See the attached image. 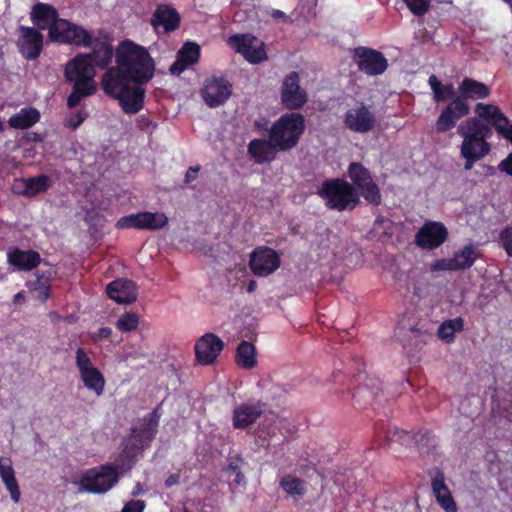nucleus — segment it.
I'll list each match as a JSON object with an SVG mask.
<instances>
[{"label":"nucleus","instance_id":"obj_1","mask_svg":"<svg viewBox=\"0 0 512 512\" xmlns=\"http://www.w3.org/2000/svg\"><path fill=\"white\" fill-rule=\"evenodd\" d=\"M116 63L102 77L103 91L117 99L124 112L137 113L143 108V85L153 78L155 63L145 47L130 40L117 50Z\"/></svg>","mask_w":512,"mask_h":512},{"label":"nucleus","instance_id":"obj_2","mask_svg":"<svg viewBox=\"0 0 512 512\" xmlns=\"http://www.w3.org/2000/svg\"><path fill=\"white\" fill-rule=\"evenodd\" d=\"M269 139H253L248 144V154L257 164L275 160L278 151L295 147L304 130H268Z\"/></svg>","mask_w":512,"mask_h":512},{"label":"nucleus","instance_id":"obj_3","mask_svg":"<svg viewBox=\"0 0 512 512\" xmlns=\"http://www.w3.org/2000/svg\"><path fill=\"white\" fill-rule=\"evenodd\" d=\"M317 194L328 209L338 212L352 211L361 203L355 187L342 178L325 180Z\"/></svg>","mask_w":512,"mask_h":512},{"label":"nucleus","instance_id":"obj_4","mask_svg":"<svg viewBox=\"0 0 512 512\" xmlns=\"http://www.w3.org/2000/svg\"><path fill=\"white\" fill-rule=\"evenodd\" d=\"M159 407L145 415L139 427H132L130 436L123 442V454L128 459H134L154 439L160 419Z\"/></svg>","mask_w":512,"mask_h":512},{"label":"nucleus","instance_id":"obj_5","mask_svg":"<svg viewBox=\"0 0 512 512\" xmlns=\"http://www.w3.org/2000/svg\"><path fill=\"white\" fill-rule=\"evenodd\" d=\"M119 478L118 465L106 463L84 471L78 481V485L80 491L91 494H104L118 483Z\"/></svg>","mask_w":512,"mask_h":512},{"label":"nucleus","instance_id":"obj_6","mask_svg":"<svg viewBox=\"0 0 512 512\" xmlns=\"http://www.w3.org/2000/svg\"><path fill=\"white\" fill-rule=\"evenodd\" d=\"M463 137L460 153L465 159V170H471L475 162L489 154L491 148L486 138L491 130H458Z\"/></svg>","mask_w":512,"mask_h":512},{"label":"nucleus","instance_id":"obj_7","mask_svg":"<svg viewBox=\"0 0 512 512\" xmlns=\"http://www.w3.org/2000/svg\"><path fill=\"white\" fill-rule=\"evenodd\" d=\"M348 176L353 187L368 204L379 206L382 203L380 188L374 182L371 172L360 162H351Z\"/></svg>","mask_w":512,"mask_h":512},{"label":"nucleus","instance_id":"obj_8","mask_svg":"<svg viewBox=\"0 0 512 512\" xmlns=\"http://www.w3.org/2000/svg\"><path fill=\"white\" fill-rule=\"evenodd\" d=\"M227 43L251 64H260L268 59L264 43L252 34H234L228 38Z\"/></svg>","mask_w":512,"mask_h":512},{"label":"nucleus","instance_id":"obj_9","mask_svg":"<svg viewBox=\"0 0 512 512\" xmlns=\"http://www.w3.org/2000/svg\"><path fill=\"white\" fill-rule=\"evenodd\" d=\"M92 38L87 30L65 19L50 28V39L64 44L90 47Z\"/></svg>","mask_w":512,"mask_h":512},{"label":"nucleus","instance_id":"obj_10","mask_svg":"<svg viewBox=\"0 0 512 512\" xmlns=\"http://www.w3.org/2000/svg\"><path fill=\"white\" fill-rule=\"evenodd\" d=\"M168 224V217L160 212H138L121 217L115 224L117 229L159 230Z\"/></svg>","mask_w":512,"mask_h":512},{"label":"nucleus","instance_id":"obj_11","mask_svg":"<svg viewBox=\"0 0 512 512\" xmlns=\"http://www.w3.org/2000/svg\"><path fill=\"white\" fill-rule=\"evenodd\" d=\"M475 114L477 118H470L467 121L466 128H488L483 125L484 121L493 128H512V122L502 113L498 106L492 104L477 103L475 106ZM458 128H465L460 125Z\"/></svg>","mask_w":512,"mask_h":512},{"label":"nucleus","instance_id":"obj_12","mask_svg":"<svg viewBox=\"0 0 512 512\" xmlns=\"http://www.w3.org/2000/svg\"><path fill=\"white\" fill-rule=\"evenodd\" d=\"M280 96L282 104L290 110H298L306 104L308 100L307 93L300 86L298 72L292 71L284 77Z\"/></svg>","mask_w":512,"mask_h":512},{"label":"nucleus","instance_id":"obj_13","mask_svg":"<svg viewBox=\"0 0 512 512\" xmlns=\"http://www.w3.org/2000/svg\"><path fill=\"white\" fill-rule=\"evenodd\" d=\"M354 60L358 69L369 76L381 75L388 67V61L384 55L380 51L368 47L355 48Z\"/></svg>","mask_w":512,"mask_h":512},{"label":"nucleus","instance_id":"obj_14","mask_svg":"<svg viewBox=\"0 0 512 512\" xmlns=\"http://www.w3.org/2000/svg\"><path fill=\"white\" fill-rule=\"evenodd\" d=\"M280 264V255L268 246L256 247L250 254L249 267L256 276H268L276 271Z\"/></svg>","mask_w":512,"mask_h":512},{"label":"nucleus","instance_id":"obj_15","mask_svg":"<svg viewBox=\"0 0 512 512\" xmlns=\"http://www.w3.org/2000/svg\"><path fill=\"white\" fill-rule=\"evenodd\" d=\"M448 238V230L442 222L426 221L415 235V244L427 250L440 247Z\"/></svg>","mask_w":512,"mask_h":512},{"label":"nucleus","instance_id":"obj_16","mask_svg":"<svg viewBox=\"0 0 512 512\" xmlns=\"http://www.w3.org/2000/svg\"><path fill=\"white\" fill-rule=\"evenodd\" d=\"M232 93L231 84L224 77L206 79L201 96L209 107H217L225 103Z\"/></svg>","mask_w":512,"mask_h":512},{"label":"nucleus","instance_id":"obj_17","mask_svg":"<svg viewBox=\"0 0 512 512\" xmlns=\"http://www.w3.org/2000/svg\"><path fill=\"white\" fill-rule=\"evenodd\" d=\"M477 259V252L473 245H466L463 249L455 252L452 258L436 260L432 265L433 271H457L468 269L473 266Z\"/></svg>","mask_w":512,"mask_h":512},{"label":"nucleus","instance_id":"obj_18","mask_svg":"<svg viewBox=\"0 0 512 512\" xmlns=\"http://www.w3.org/2000/svg\"><path fill=\"white\" fill-rule=\"evenodd\" d=\"M223 349L224 342L217 335L206 333L195 344L196 359L202 365H211Z\"/></svg>","mask_w":512,"mask_h":512},{"label":"nucleus","instance_id":"obj_19","mask_svg":"<svg viewBox=\"0 0 512 512\" xmlns=\"http://www.w3.org/2000/svg\"><path fill=\"white\" fill-rule=\"evenodd\" d=\"M20 39L17 46L19 52L27 60H35L39 57L43 48V35L35 28L28 26L19 27Z\"/></svg>","mask_w":512,"mask_h":512},{"label":"nucleus","instance_id":"obj_20","mask_svg":"<svg viewBox=\"0 0 512 512\" xmlns=\"http://www.w3.org/2000/svg\"><path fill=\"white\" fill-rule=\"evenodd\" d=\"M265 407L266 404L260 400L237 405L232 415L233 428L243 430L253 425L263 415Z\"/></svg>","mask_w":512,"mask_h":512},{"label":"nucleus","instance_id":"obj_21","mask_svg":"<svg viewBox=\"0 0 512 512\" xmlns=\"http://www.w3.org/2000/svg\"><path fill=\"white\" fill-rule=\"evenodd\" d=\"M181 23V16L178 11L168 4L157 5L150 24L156 32L159 28L163 29V32H173L177 30Z\"/></svg>","mask_w":512,"mask_h":512},{"label":"nucleus","instance_id":"obj_22","mask_svg":"<svg viewBox=\"0 0 512 512\" xmlns=\"http://www.w3.org/2000/svg\"><path fill=\"white\" fill-rule=\"evenodd\" d=\"M106 293L119 304H132L137 300L138 288L132 280L119 278L107 285Z\"/></svg>","mask_w":512,"mask_h":512},{"label":"nucleus","instance_id":"obj_23","mask_svg":"<svg viewBox=\"0 0 512 512\" xmlns=\"http://www.w3.org/2000/svg\"><path fill=\"white\" fill-rule=\"evenodd\" d=\"M470 113L467 101L455 97L440 113L437 128H454L456 123Z\"/></svg>","mask_w":512,"mask_h":512},{"label":"nucleus","instance_id":"obj_24","mask_svg":"<svg viewBox=\"0 0 512 512\" xmlns=\"http://www.w3.org/2000/svg\"><path fill=\"white\" fill-rule=\"evenodd\" d=\"M431 487L437 503L446 512H457L456 502L445 484V476L442 470L436 468L431 480Z\"/></svg>","mask_w":512,"mask_h":512},{"label":"nucleus","instance_id":"obj_25","mask_svg":"<svg viewBox=\"0 0 512 512\" xmlns=\"http://www.w3.org/2000/svg\"><path fill=\"white\" fill-rule=\"evenodd\" d=\"M41 261L40 254L32 249L22 250L14 247L7 252V262L18 271H31L37 268Z\"/></svg>","mask_w":512,"mask_h":512},{"label":"nucleus","instance_id":"obj_26","mask_svg":"<svg viewBox=\"0 0 512 512\" xmlns=\"http://www.w3.org/2000/svg\"><path fill=\"white\" fill-rule=\"evenodd\" d=\"M30 18L39 29H48L49 31L52 26L60 24L61 20L54 6L41 2L32 7Z\"/></svg>","mask_w":512,"mask_h":512},{"label":"nucleus","instance_id":"obj_27","mask_svg":"<svg viewBox=\"0 0 512 512\" xmlns=\"http://www.w3.org/2000/svg\"><path fill=\"white\" fill-rule=\"evenodd\" d=\"M200 58V46L195 42H186L177 53L176 61L171 65L170 72L180 75L189 66L196 64Z\"/></svg>","mask_w":512,"mask_h":512},{"label":"nucleus","instance_id":"obj_28","mask_svg":"<svg viewBox=\"0 0 512 512\" xmlns=\"http://www.w3.org/2000/svg\"><path fill=\"white\" fill-rule=\"evenodd\" d=\"M397 335L401 337L404 346L413 345L415 347L426 344L432 338V334L420 323L407 327L400 322Z\"/></svg>","mask_w":512,"mask_h":512},{"label":"nucleus","instance_id":"obj_29","mask_svg":"<svg viewBox=\"0 0 512 512\" xmlns=\"http://www.w3.org/2000/svg\"><path fill=\"white\" fill-rule=\"evenodd\" d=\"M374 121V114L362 102H357L345 116L347 128H373Z\"/></svg>","mask_w":512,"mask_h":512},{"label":"nucleus","instance_id":"obj_30","mask_svg":"<svg viewBox=\"0 0 512 512\" xmlns=\"http://www.w3.org/2000/svg\"><path fill=\"white\" fill-rule=\"evenodd\" d=\"M92 51L90 53L84 54L87 57V61L95 68H106L112 61L113 57V47L110 43L101 41L100 39H93Z\"/></svg>","mask_w":512,"mask_h":512},{"label":"nucleus","instance_id":"obj_31","mask_svg":"<svg viewBox=\"0 0 512 512\" xmlns=\"http://www.w3.org/2000/svg\"><path fill=\"white\" fill-rule=\"evenodd\" d=\"M87 57L88 56H84V54H78L66 64L64 71L66 81L72 82L80 78L95 75V69L90 62L87 61Z\"/></svg>","mask_w":512,"mask_h":512},{"label":"nucleus","instance_id":"obj_32","mask_svg":"<svg viewBox=\"0 0 512 512\" xmlns=\"http://www.w3.org/2000/svg\"><path fill=\"white\" fill-rule=\"evenodd\" d=\"M16 185L21 186V190L17 192L18 194L34 197L37 194L46 192L52 186V181L49 176L40 174L38 176L22 178L17 181Z\"/></svg>","mask_w":512,"mask_h":512},{"label":"nucleus","instance_id":"obj_33","mask_svg":"<svg viewBox=\"0 0 512 512\" xmlns=\"http://www.w3.org/2000/svg\"><path fill=\"white\" fill-rule=\"evenodd\" d=\"M489 93V88L484 83L466 77L459 84L457 97L462 101H467V99H484Z\"/></svg>","mask_w":512,"mask_h":512},{"label":"nucleus","instance_id":"obj_34","mask_svg":"<svg viewBox=\"0 0 512 512\" xmlns=\"http://www.w3.org/2000/svg\"><path fill=\"white\" fill-rule=\"evenodd\" d=\"M235 362L243 369L254 368L257 365L255 346L249 341H241L236 349Z\"/></svg>","mask_w":512,"mask_h":512},{"label":"nucleus","instance_id":"obj_35","mask_svg":"<svg viewBox=\"0 0 512 512\" xmlns=\"http://www.w3.org/2000/svg\"><path fill=\"white\" fill-rule=\"evenodd\" d=\"M79 375L85 388L89 391H92L98 397L104 393L105 378L97 367L79 373Z\"/></svg>","mask_w":512,"mask_h":512},{"label":"nucleus","instance_id":"obj_36","mask_svg":"<svg viewBox=\"0 0 512 512\" xmlns=\"http://www.w3.org/2000/svg\"><path fill=\"white\" fill-rule=\"evenodd\" d=\"M465 322L462 317H456L443 321L437 330V336L446 344L455 342V333L464 330Z\"/></svg>","mask_w":512,"mask_h":512},{"label":"nucleus","instance_id":"obj_37","mask_svg":"<svg viewBox=\"0 0 512 512\" xmlns=\"http://www.w3.org/2000/svg\"><path fill=\"white\" fill-rule=\"evenodd\" d=\"M428 83L437 103L453 100L458 95L452 83L442 84L435 75L429 77Z\"/></svg>","mask_w":512,"mask_h":512},{"label":"nucleus","instance_id":"obj_38","mask_svg":"<svg viewBox=\"0 0 512 512\" xmlns=\"http://www.w3.org/2000/svg\"><path fill=\"white\" fill-rule=\"evenodd\" d=\"M40 119V113L35 108H23L9 119L10 128H31Z\"/></svg>","mask_w":512,"mask_h":512},{"label":"nucleus","instance_id":"obj_39","mask_svg":"<svg viewBox=\"0 0 512 512\" xmlns=\"http://www.w3.org/2000/svg\"><path fill=\"white\" fill-rule=\"evenodd\" d=\"M280 488L291 497H303L306 494L305 481L292 474L284 475L280 482Z\"/></svg>","mask_w":512,"mask_h":512},{"label":"nucleus","instance_id":"obj_40","mask_svg":"<svg viewBox=\"0 0 512 512\" xmlns=\"http://www.w3.org/2000/svg\"><path fill=\"white\" fill-rule=\"evenodd\" d=\"M270 128H305V119L300 113H286L273 123Z\"/></svg>","mask_w":512,"mask_h":512},{"label":"nucleus","instance_id":"obj_41","mask_svg":"<svg viewBox=\"0 0 512 512\" xmlns=\"http://www.w3.org/2000/svg\"><path fill=\"white\" fill-rule=\"evenodd\" d=\"M276 427L264 422L259 425L255 435V445L258 448H268L271 445V437L275 435Z\"/></svg>","mask_w":512,"mask_h":512},{"label":"nucleus","instance_id":"obj_42","mask_svg":"<svg viewBox=\"0 0 512 512\" xmlns=\"http://www.w3.org/2000/svg\"><path fill=\"white\" fill-rule=\"evenodd\" d=\"M139 316L134 312H125L116 322V328L122 332H131L137 329Z\"/></svg>","mask_w":512,"mask_h":512},{"label":"nucleus","instance_id":"obj_43","mask_svg":"<svg viewBox=\"0 0 512 512\" xmlns=\"http://www.w3.org/2000/svg\"><path fill=\"white\" fill-rule=\"evenodd\" d=\"M94 76L95 75H90L88 77L72 81L73 88L86 97L92 95L96 91Z\"/></svg>","mask_w":512,"mask_h":512},{"label":"nucleus","instance_id":"obj_44","mask_svg":"<svg viewBox=\"0 0 512 512\" xmlns=\"http://www.w3.org/2000/svg\"><path fill=\"white\" fill-rule=\"evenodd\" d=\"M75 365H76L79 373H82L84 371H87V370L95 367L92 364L91 358L89 357L87 352L81 347L77 348V350H76Z\"/></svg>","mask_w":512,"mask_h":512},{"label":"nucleus","instance_id":"obj_45","mask_svg":"<svg viewBox=\"0 0 512 512\" xmlns=\"http://www.w3.org/2000/svg\"><path fill=\"white\" fill-rule=\"evenodd\" d=\"M404 2L415 16H423L430 7V0H404Z\"/></svg>","mask_w":512,"mask_h":512},{"label":"nucleus","instance_id":"obj_46","mask_svg":"<svg viewBox=\"0 0 512 512\" xmlns=\"http://www.w3.org/2000/svg\"><path fill=\"white\" fill-rule=\"evenodd\" d=\"M498 240L506 254L512 257V226L504 227L499 233Z\"/></svg>","mask_w":512,"mask_h":512},{"label":"nucleus","instance_id":"obj_47","mask_svg":"<svg viewBox=\"0 0 512 512\" xmlns=\"http://www.w3.org/2000/svg\"><path fill=\"white\" fill-rule=\"evenodd\" d=\"M0 477L3 483L16 478L15 471L12 467L11 460L9 458L0 459Z\"/></svg>","mask_w":512,"mask_h":512},{"label":"nucleus","instance_id":"obj_48","mask_svg":"<svg viewBox=\"0 0 512 512\" xmlns=\"http://www.w3.org/2000/svg\"><path fill=\"white\" fill-rule=\"evenodd\" d=\"M35 290L39 292V299L45 302L50 297V283L48 279L38 276L35 282Z\"/></svg>","mask_w":512,"mask_h":512},{"label":"nucleus","instance_id":"obj_49","mask_svg":"<svg viewBox=\"0 0 512 512\" xmlns=\"http://www.w3.org/2000/svg\"><path fill=\"white\" fill-rule=\"evenodd\" d=\"M4 485H5L6 489L9 491L13 502L18 503L20 500L21 493H20L17 479L14 478L8 482H5Z\"/></svg>","mask_w":512,"mask_h":512},{"label":"nucleus","instance_id":"obj_50","mask_svg":"<svg viewBox=\"0 0 512 512\" xmlns=\"http://www.w3.org/2000/svg\"><path fill=\"white\" fill-rule=\"evenodd\" d=\"M4 485H5L6 489L9 491L13 502L18 503L20 500L21 493H20L17 479L14 478L8 482H5Z\"/></svg>","mask_w":512,"mask_h":512},{"label":"nucleus","instance_id":"obj_51","mask_svg":"<svg viewBox=\"0 0 512 512\" xmlns=\"http://www.w3.org/2000/svg\"><path fill=\"white\" fill-rule=\"evenodd\" d=\"M145 506L143 500H130L124 505L121 512H143Z\"/></svg>","mask_w":512,"mask_h":512},{"label":"nucleus","instance_id":"obj_52","mask_svg":"<svg viewBox=\"0 0 512 512\" xmlns=\"http://www.w3.org/2000/svg\"><path fill=\"white\" fill-rule=\"evenodd\" d=\"M498 169L499 171L512 176V152L509 153L508 156L499 163Z\"/></svg>","mask_w":512,"mask_h":512},{"label":"nucleus","instance_id":"obj_53","mask_svg":"<svg viewBox=\"0 0 512 512\" xmlns=\"http://www.w3.org/2000/svg\"><path fill=\"white\" fill-rule=\"evenodd\" d=\"M84 97H85L84 95H82L80 92H78L77 90H75L73 88L72 92L70 93V95L67 98V106L69 108L76 107L80 103L82 98H84Z\"/></svg>","mask_w":512,"mask_h":512},{"label":"nucleus","instance_id":"obj_54","mask_svg":"<svg viewBox=\"0 0 512 512\" xmlns=\"http://www.w3.org/2000/svg\"><path fill=\"white\" fill-rule=\"evenodd\" d=\"M404 436H408V432L404 430H399L398 428H394L393 431L391 429H388L385 432V438L391 441H394L395 439L400 440Z\"/></svg>","mask_w":512,"mask_h":512},{"label":"nucleus","instance_id":"obj_55","mask_svg":"<svg viewBox=\"0 0 512 512\" xmlns=\"http://www.w3.org/2000/svg\"><path fill=\"white\" fill-rule=\"evenodd\" d=\"M200 169H201L200 165L189 167L185 174L184 183L190 184L191 182L196 180L197 174L200 171Z\"/></svg>","mask_w":512,"mask_h":512},{"label":"nucleus","instance_id":"obj_56","mask_svg":"<svg viewBox=\"0 0 512 512\" xmlns=\"http://www.w3.org/2000/svg\"><path fill=\"white\" fill-rule=\"evenodd\" d=\"M243 463V458L241 456H236L230 459L227 470L230 473L241 470V464Z\"/></svg>","mask_w":512,"mask_h":512},{"label":"nucleus","instance_id":"obj_57","mask_svg":"<svg viewBox=\"0 0 512 512\" xmlns=\"http://www.w3.org/2000/svg\"><path fill=\"white\" fill-rule=\"evenodd\" d=\"M112 330L109 327H101L98 329L97 333L94 334V340H102L107 339L111 336Z\"/></svg>","mask_w":512,"mask_h":512},{"label":"nucleus","instance_id":"obj_58","mask_svg":"<svg viewBox=\"0 0 512 512\" xmlns=\"http://www.w3.org/2000/svg\"><path fill=\"white\" fill-rule=\"evenodd\" d=\"M180 481V474L174 473L167 477L165 480V486L166 487H172L174 485H177Z\"/></svg>","mask_w":512,"mask_h":512},{"label":"nucleus","instance_id":"obj_59","mask_svg":"<svg viewBox=\"0 0 512 512\" xmlns=\"http://www.w3.org/2000/svg\"><path fill=\"white\" fill-rule=\"evenodd\" d=\"M25 138L29 141H42L43 137L36 132H27Z\"/></svg>","mask_w":512,"mask_h":512},{"label":"nucleus","instance_id":"obj_60","mask_svg":"<svg viewBox=\"0 0 512 512\" xmlns=\"http://www.w3.org/2000/svg\"><path fill=\"white\" fill-rule=\"evenodd\" d=\"M370 391L367 390L366 386H361L356 389V392L353 394L354 402L357 403V396H363L366 393H369Z\"/></svg>","mask_w":512,"mask_h":512},{"label":"nucleus","instance_id":"obj_61","mask_svg":"<svg viewBox=\"0 0 512 512\" xmlns=\"http://www.w3.org/2000/svg\"><path fill=\"white\" fill-rule=\"evenodd\" d=\"M25 300H26V297H25V292L23 290L16 293L13 297V302L15 304L24 302Z\"/></svg>","mask_w":512,"mask_h":512},{"label":"nucleus","instance_id":"obj_62","mask_svg":"<svg viewBox=\"0 0 512 512\" xmlns=\"http://www.w3.org/2000/svg\"><path fill=\"white\" fill-rule=\"evenodd\" d=\"M503 138L509 140L512 143V130H497Z\"/></svg>","mask_w":512,"mask_h":512},{"label":"nucleus","instance_id":"obj_63","mask_svg":"<svg viewBox=\"0 0 512 512\" xmlns=\"http://www.w3.org/2000/svg\"><path fill=\"white\" fill-rule=\"evenodd\" d=\"M235 474V479L234 481L237 483V484H241L242 482H244V475L243 473L241 472V470L239 471H236V472H233Z\"/></svg>","mask_w":512,"mask_h":512},{"label":"nucleus","instance_id":"obj_64","mask_svg":"<svg viewBox=\"0 0 512 512\" xmlns=\"http://www.w3.org/2000/svg\"><path fill=\"white\" fill-rule=\"evenodd\" d=\"M256 287H257L256 281L255 280H250L248 285H247V292H249V293L254 292Z\"/></svg>","mask_w":512,"mask_h":512}]
</instances>
